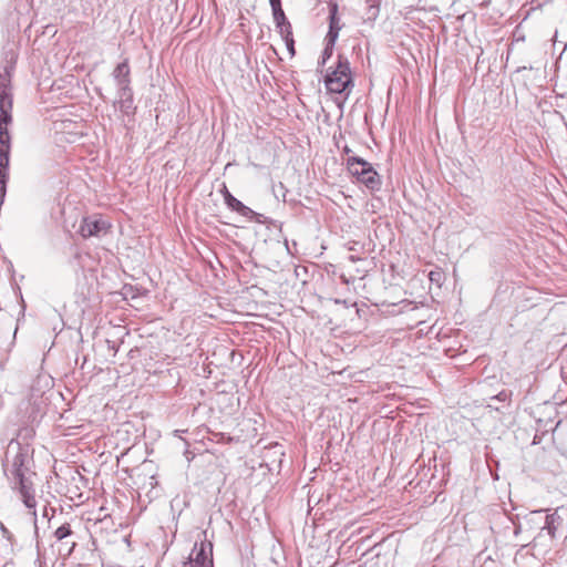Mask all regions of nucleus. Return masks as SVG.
Here are the masks:
<instances>
[{
  "label": "nucleus",
  "instance_id": "9d476101",
  "mask_svg": "<svg viewBox=\"0 0 567 567\" xmlns=\"http://www.w3.org/2000/svg\"><path fill=\"white\" fill-rule=\"evenodd\" d=\"M340 29H341L340 20L337 17V6L334 4L330 10L329 31H328L324 40L329 41L330 44H336V41L338 40V37H339Z\"/></svg>",
  "mask_w": 567,
  "mask_h": 567
},
{
  "label": "nucleus",
  "instance_id": "dca6fc26",
  "mask_svg": "<svg viewBox=\"0 0 567 567\" xmlns=\"http://www.w3.org/2000/svg\"><path fill=\"white\" fill-rule=\"evenodd\" d=\"M18 436L23 440L22 443H28L29 444V441L34 436V430L31 429V427L21 429L19 431Z\"/></svg>",
  "mask_w": 567,
  "mask_h": 567
},
{
  "label": "nucleus",
  "instance_id": "6ab92c4d",
  "mask_svg": "<svg viewBox=\"0 0 567 567\" xmlns=\"http://www.w3.org/2000/svg\"><path fill=\"white\" fill-rule=\"evenodd\" d=\"M441 278V272L439 271H431L430 272V280L431 281H439Z\"/></svg>",
  "mask_w": 567,
  "mask_h": 567
},
{
  "label": "nucleus",
  "instance_id": "0eeeda50",
  "mask_svg": "<svg viewBox=\"0 0 567 567\" xmlns=\"http://www.w3.org/2000/svg\"><path fill=\"white\" fill-rule=\"evenodd\" d=\"M223 195H224L226 205L231 210L237 212L239 215L247 217V218H252L257 215L251 208L247 207L239 199H237L235 196H233L226 186H224Z\"/></svg>",
  "mask_w": 567,
  "mask_h": 567
},
{
  "label": "nucleus",
  "instance_id": "aec40b11",
  "mask_svg": "<svg viewBox=\"0 0 567 567\" xmlns=\"http://www.w3.org/2000/svg\"><path fill=\"white\" fill-rule=\"evenodd\" d=\"M183 567H204V565L188 560V561L184 563Z\"/></svg>",
  "mask_w": 567,
  "mask_h": 567
},
{
  "label": "nucleus",
  "instance_id": "5701e85b",
  "mask_svg": "<svg viewBox=\"0 0 567 567\" xmlns=\"http://www.w3.org/2000/svg\"><path fill=\"white\" fill-rule=\"evenodd\" d=\"M76 543L75 542H72L71 543V546H70V549L68 551V554H71V551L73 550V548L75 547Z\"/></svg>",
  "mask_w": 567,
  "mask_h": 567
},
{
  "label": "nucleus",
  "instance_id": "a211bd4d",
  "mask_svg": "<svg viewBox=\"0 0 567 567\" xmlns=\"http://www.w3.org/2000/svg\"><path fill=\"white\" fill-rule=\"evenodd\" d=\"M509 398V394L506 391L499 392L497 395L493 396L492 399H496L498 401L505 402Z\"/></svg>",
  "mask_w": 567,
  "mask_h": 567
},
{
  "label": "nucleus",
  "instance_id": "412c9836",
  "mask_svg": "<svg viewBox=\"0 0 567 567\" xmlns=\"http://www.w3.org/2000/svg\"><path fill=\"white\" fill-rule=\"evenodd\" d=\"M271 10L281 8V1L280 0H269Z\"/></svg>",
  "mask_w": 567,
  "mask_h": 567
},
{
  "label": "nucleus",
  "instance_id": "ddd939ff",
  "mask_svg": "<svg viewBox=\"0 0 567 567\" xmlns=\"http://www.w3.org/2000/svg\"><path fill=\"white\" fill-rule=\"evenodd\" d=\"M73 534L70 524L65 523L58 527L54 532V537L58 540H63Z\"/></svg>",
  "mask_w": 567,
  "mask_h": 567
},
{
  "label": "nucleus",
  "instance_id": "20e7f679",
  "mask_svg": "<svg viewBox=\"0 0 567 567\" xmlns=\"http://www.w3.org/2000/svg\"><path fill=\"white\" fill-rule=\"evenodd\" d=\"M346 165L351 175H353L358 182L365 185L367 188L370 190L380 189V176L369 162L359 156H348Z\"/></svg>",
  "mask_w": 567,
  "mask_h": 567
},
{
  "label": "nucleus",
  "instance_id": "423d86ee",
  "mask_svg": "<svg viewBox=\"0 0 567 567\" xmlns=\"http://www.w3.org/2000/svg\"><path fill=\"white\" fill-rule=\"evenodd\" d=\"M213 553V545L212 543H205L200 542L199 546L197 543H195L193 554L189 558V560L194 563H199L200 565H204V567H212V556Z\"/></svg>",
  "mask_w": 567,
  "mask_h": 567
},
{
  "label": "nucleus",
  "instance_id": "393cba45",
  "mask_svg": "<svg viewBox=\"0 0 567 567\" xmlns=\"http://www.w3.org/2000/svg\"><path fill=\"white\" fill-rule=\"evenodd\" d=\"M542 512H543V509L534 511L533 513H534V514H539V513H542Z\"/></svg>",
  "mask_w": 567,
  "mask_h": 567
},
{
  "label": "nucleus",
  "instance_id": "9b49d317",
  "mask_svg": "<svg viewBox=\"0 0 567 567\" xmlns=\"http://www.w3.org/2000/svg\"><path fill=\"white\" fill-rule=\"evenodd\" d=\"M561 517L554 512L551 514L546 515L545 517V526L543 529H546L548 535L554 538L556 536L557 528L561 525Z\"/></svg>",
  "mask_w": 567,
  "mask_h": 567
},
{
  "label": "nucleus",
  "instance_id": "4be33fe9",
  "mask_svg": "<svg viewBox=\"0 0 567 567\" xmlns=\"http://www.w3.org/2000/svg\"><path fill=\"white\" fill-rule=\"evenodd\" d=\"M287 48L292 54L295 53L293 44L291 45V42H289V45H287Z\"/></svg>",
  "mask_w": 567,
  "mask_h": 567
},
{
  "label": "nucleus",
  "instance_id": "1a4fd4ad",
  "mask_svg": "<svg viewBox=\"0 0 567 567\" xmlns=\"http://www.w3.org/2000/svg\"><path fill=\"white\" fill-rule=\"evenodd\" d=\"M131 70L128 65V60L125 59L123 62L118 63L113 71V78L117 85V89L131 86Z\"/></svg>",
  "mask_w": 567,
  "mask_h": 567
},
{
  "label": "nucleus",
  "instance_id": "4468645a",
  "mask_svg": "<svg viewBox=\"0 0 567 567\" xmlns=\"http://www.w3.org/2000/svg\"><path fill=\"white\" fill-rule=\"evenodd\" d=\"M274 21L276 23V27H280L281 24H285L288 19L281 8H277L272 10Z\"/></svg>",
  "mask_w": 567,
  "mask_h": 567
},
{
  "label": "nucleus",
  "instance_id": "f8f14e48",
  "mask_svg": "<svg viewBox=\"0 0 567 567\" xmlns=\"http://www.w3.org/2000/svg\"><path fill=\"white\" fill-rule=\"evenodd\" d=\"M277 29L279 30L282 39L286 41V44L289 45V42H291V45H292L293 39H292V30H291L290 22L287 21L285 24L277 27Z\"/></svg>",
  "mask_w": 567,
  "mask_h": 567
},
{
  "label": "nucleus",
  "instance_id": "6e6552de",
  "mask_svg": "<svg viewBox=\"0 0 567 567\" xmlns=\"http://www.w3.org/2000/svg\"><path fill=\"white\" fill-rule=\"evenodd\" d=\"M116 104L122 113L131 115L134 113L133 106V91L131 86L117 89V101Z\"/></svg>",
  "mask_w": 567,
  "mask_h": 567
},
{
  "label": "nucleus",
  "instance_id": "f3484780",
  "mask_svg": "<svg viewBox=\"0 0 567 567\" xmlns=\"http://www.w3.org/2000/svg\"><path fill=\"white\" fill-rule=\"evenodd\" d=\"M369 6L370 18H375L379 12L380 0H367Z\"/></svg>",
  "mask_w": 567,
  "mask_h": 567
},
{
  "label": "nucleus",
  "instance_id": "b1692460",
  "mask_svg": "<svg viewBox=\"0 0 567 567\" xmlns=\"http://www.w3.org/2000/svg\"><path fill=\"white\" fill-rule=\"evenodd\" d=\"M343 152H344L346 154H348V155H349V154L351 153V150H350L348 146H346V147L343 148Z\"/></svg>",
  "mask_w": 567,
  "mask_h": 567
},
{
  "label": "nucleus",
  "instance_id": "f03ea898",
  "mask_svg": "<svg viewBox=\"0 0 567 567\" xmlns=\"http://www.w3.org/2000/svg\"><path fill=\"white\" fill-rule=\"evenodd\" d=\"M12 92L10 74L0 73V205H2L9 179L10 134L8 125L12 122Z\"/></svg>",
  "mask_w": 567,
  "mask_h": 567
},
{
  "label": "nucleus",
  "instance_id": "7ed1b4c3",
  "mask_svg": "<svg viewBox=\"0 0 567 567\" xmlns=\"http://www.w3.org/2000/svg\"><path fill=\"white\" fill-rule=\"evenodd\" d=\"M331 69L324 76L327 90L331 93L349 94L354 86L349 60L339 54L336 66Z\"/></svg>",
  "mask_w": 567,
  "mask_h": 567
},
{
  "label": "nucleus",
  "instance_id": "2eb2a0df",
  "mask_svg": "<svg viewBox=\"0 0 567 567\" xmlns=\"http://www.w3.org/2000/svg\"><path fill=\"white\" fill-rule=\"evenodd\" d=\"M334 44H330L329 41H326V47L322 51L321 61L319 64L324 65L326 62L332 56Z\"/></svg>",
  "mask_w": 567,
  "mask_h": 567
},
{
  "label": "nucleus",
  "instance_id": "39448f33",
  "mask_svg": "<svg viewBox=\"0 0 567 567\" xmlns=\"http://www.w3.org/2000/svg\"><path fill=\"white\" fill-rule=\"evenodd\" d=\"M110 227V223H107L105 219L97 216H89L82 219L79 233L83 238L102 236L109 231Z\"/></svg>",
  "mask_w": 567,
  "mask_h": 567
},
{
  "label": "nucleus",
  "instance_id": "f257e3e1",
  "mask_svg": "<svg viewBox=\"0 0 567 567\" xmlns=\"http://www.w3.org/2000/svg\"><path fill=\"white\" fill-rule=\"evenodd\" d=\"M33 449L28 443L11 440L2 460L3 474L13 492L19 493L22 503L29 509H35V488L33 471Z\"/></svg>",
  "mask_w": 567,
  "mask_h": 567
}]
</instances>
